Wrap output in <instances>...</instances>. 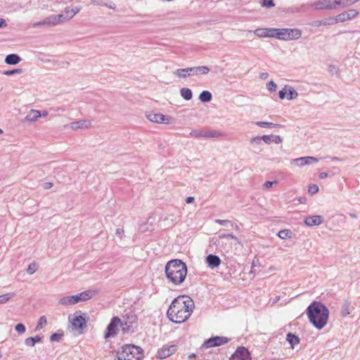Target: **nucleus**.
<instances>
[{
  "label": "nucleus",
  "mask_w": 360,
  "mask_h": 360,
  "mask_svg": "<svg viewBox=\"0 0 360 360\" xmlns=\"http://www.w3.org/2000/svg\"><path fill=\"white\" fill-rule=\"evenodd\" d=\"M194 308L193 300L187 295H179L172 302L167 311L168 319L175 323L185 322L191 315Z\"/></svg>",
  "instance_id": "obj_1"
},
{
  "label": "nucleus",
  "mask_w": 360,
  "mask_h": 360,
  "mask_svg": "<svg viewBox=\"0 0 360 360\" xmlns=\"http://www.w3.org/2000/svg\"><path fill=\"white\" fill-rule=\"evenodd\" d=\"M306 314L309 322L318 330L323 328L328 323L329 310L319 301L312 302L307 307Z\"/></svg>",
  "instance_id": "obj_2"
},
{
  "label": "nucleus",
  "mask_w": 360,
  "mask_h": 360,
  "mask_svg": "<svg viewBox=\"0 0 360 360\" xmlns=\"http://www.w3.org/2000/svg\"><path fill=\"white\" fill-rule=\"evenodd\" d=\"M165 271L167 278L176 285L184 281L187 274V266L181 259H172L166 264Z\"/></svg>",
  "instance_id": "obj_3"
},
{
  "label": "nucleus",
  "mask_w": 360,
  "mask_h": 360,
  "mask_svg": "<svg viewBox=\"0 0 360 360\" xmlns=\"http://www.w3.org/2000/svg\"><path fill=\"white\" fill-rule=\"evenodd\" d=\"M143 349L134 345H124L117 352V360H141Z\"/></svg>",
  "instance_id": "obj_4"
},
{
  "label": "nucleus",
  "mask_w": 360,
  "mask_h": 360,
  "mask_svg": "<svg viewBox=\"0 0 360 360\" xmlns=\"http://www.w3.org/2000/svg\"><path fill=\"white\" fill-rule=\"evenodd\" d=\"M210 69L209 67L202 65L198 67L177 69L174 72V74L179 78L185 79L186 77L195 75H207L210 72Z\"/></svg>",
  "instance_id": "obj_5"
},
{
  "label": "nucleus",
  "mask_w": 360,
  "mask_h": 360,
  "mask_svg": "<svg viewBox=\"0 0 360 360\" xmlns=\"http://www.w3.org/2000/svg\"><path fill=\"white\" fill-rule=\"evenodd\" d=\"M118 326H123V322L118 316H114L106 328L104 333L105 339L115 336L118 332Z\"/></svg>",
  "instance_id": "obj_6"
},
{
  "label": "nucleus",
  "mask_w": 360,
  "mask_h": 360,
  "mask_svg": "<svg viewBox=\"0 0 360 360\" xmlns=\"http://www.w3.org/2000/svg\"><path fill=\"white\" fill-rule=\"evenodd\" d=\"M229 342V339L224 336H214L206 340L202 345V348H211L221 346Z\"/></svg>",
  "instance_id": "obj_7"
},
{
  "label": "nucleus",
  "mask_w": 360,
  "mask_h": 360,
  "mask_svg": "<svg viewBox=\"0 0 360 360\" xmlns=\"http://www.w3.org/2000/svg\"><path fill=\"white\" fill-rule=\"evenodd\" d=\"M190 136L195 138H219L222 136L221 133L214 130H192L190 133Z\"/></svg>",
  "instance_id": "obj_8"
},
{
  "label": "nucleus",
  "mask_w": 360,
  "mask_h": 360,
  "mask_svg": "<svg viewBox=\"0 0 360 360\" xmlns=\"http://www.w3.org/2000/svg\"><path fill=\"white\" fill-rule=\"evenodd\" d=\"M229 360H251V356L248 349L244 347H238Z\"/></svg>",
  "instance_id": "obj_9"
},
{
  "label": "nucleus",
  "mask_w": 360,
  "mask_h": 360,
  "mask_svg": "<svg viewBox=\"0 0 360 360\" xmlns=\"http://www.w3.org/2000/svg\"><path fill=\"white\" fill-rule=\"evenodd\" d=\"M177 349L176 345H164L158 351L156 357L158 359H165L173 354Z\"/></svg>",
  "instance_id": "obj_10"
},
{
  "label": "nucleus",
  "mask_w": 360,
  "mask_h": 360,
  "mask_svg": "<svg viewBox=\"0 0 360 360\" xmlns=\"http://www.w3.org/2000/svg\"><path fill=\"white\" fill-rule=\"evenodd\" d=\"M302 35V32L296 28H284L283 40L289 41L298 39Z\"/></svg>",
  "instance_id": "obj_11"
},
{
  "label": "nucleus",
  "mask_w": 360,
  "mask_h": 360,
  "mask_svg": "<svg viewBox=\"0 0 360 360\" xmlns=\"http://www.w3.org/2000/svg\"><path fill=\"white\" fill-rule=\"evenodd\" d=\"M359 12L356 9H349L347 11H344L335 16V20L336 22H345L354 18L358 15Z\"/></svg>",
  "instance_id": "obj_12"
},
{
  "label": "nucleus",
  "mask_w": 360,
  "mask_h": 360,
  "mask_svg": "<svg viewBox=\"0 0 360 360\" xmlns=\"http://www.w3.org/2000/svg\"><path fill=\"white\" fill-rule=\"evenodd\" d=\"M146 117L153 122L161 124H169L170 117L160 113L150 112L146 115Z\"/></svg>",
  "instance_id": "obj_13"
},
{
  "label": "nucleus",
  "mask_w": 360,
  "mask_h": 360,
  "mask_svg": "<svg viewBox=\"0 0 360 360\" xmlns=\"http://www.w3.org/2000/svg\"><path fill=\"white\" fill-rule=\"evenodd\" d=\"M95 294L96 292L94 291L86 290L79 294L72 295L73 298L72 299L74 300L75 304H77L79 302H84L90 300Z\"/></svg>",
  "instance_id": "obj_14"
},
{
  "label": "nucleus",
  "mask_w": 360,
  "mask_h": 360,
  "mask_svg": "<svg viewBox=\"0 0 360 360\" xmlns=\"http://www.w3.org/2000/svg\"><path fill=\"white\" fill-rule=\"evenodd\" d=\"M86 319L82 315L75 316L72 320V327L75 329H84L86 327Z\"/></svg>",
  "instance_id": "obj_15"
},
{
  "label": "nucleus",
  "mask_w": 360,
  "mask_h": 360,
  "mask_svg": "<svg viewBox=\"0 0 360 360\" xmlns=\"http://www.w3.org/2000/svg\"><path fill=\"white\" fill-rule=\"evenodd\" d=\"M323 217L321 215L309 216L305 218L304 224L308 226H318L323 223Z\"/></svg>",
  "instance_id": "obj_16"
},
{
  "label": "nucleus",
  "mask_w": 360,
  "mask_h": 360,
  "mask_svg": "<svg viewBox=\"0 0 360 360\" xmlns=\"http://www.w3.org/2000/svg\"><path fill=\"white\" fill-rule=\"evenodd\" d=\"M207 265L211 268L218 267L221 264L220 258L215 255L210 254L206 257Z\"/></svg>",
  "instance_id": "obj_17"
},
{
  "label": "nucleus",
  "mask_w": 360,
  "mask_h": 360,
  "mask_svg": "<svg viewBox=\"0 0 360 360\" xmlns=\"http://www.w3.org/2000/svg\"><path fill=\"white\" fill-rule=\"evenodd\" d=\"M269 37H274L280 40H283L284 28H269Z\"/></svg>",
  "instance_id": "obj_18"
},
{
  "label": "nucleus",
  "mask_w": 360,
  "mask_h": 360,
  "mask_svg": "<svg viewBox=\"0 0 360 360\" xmlns=\"http://www.w3.org/2000/svg\"><path fill=\"white\" fill-rule=\"evenodd\" d=\"M91 125V122L89 120H79L77 122H72L70 124V127L72 129H79L88 128Z\"/></svg>",
  "instance_id": "obj_19"
},
{
  "label": "nucleus",
  "mask_w": 360,
  "mask_h": 360,
  "mask_svg": "<svg viewBox=\"0 0 360 360\" xmlns=\"http://www.w3.org/2000/svg\"><path fill=\"white\" fill-rule=\"evenodd\" d=\"M21 58L15 53H11L6 56L5 63L8 65H16L20 63Z\"/></svg>",
  "instance_id": "obj_20"
},
{
  "label": "nucleus",
  "mask_w": 360,
  "mask_h": 360,
  "mask_svg": "<svg viewBox=\"0 0 360 360\" xmlns=\"http://www.w3.org/2000/svg\"><path fill=\"white\" fill-rule=\"evenodd\" d=\"M41 116L39 110H32L25 117V120L28 122H34Z\"/></svg>",
  "instance_id": "obj_21"
},
{
  "label": "nucleus",
  "mask_w": 360,
  "mask_h": 360,
  "mask_svg": "<svg viewBox=\"0 0 360 360\" xmlns=\"http://www.w3.org/2000/svg\"><path fill=\"white\" fill-rule=\"evenodd\" d=\"M286 340L289 342L291 347L294 348L295 345L300 343V339L297 335L288 333L286 336Z\"/></svg>",
  "instance_id": "obj_22"
},
{
  "label": "nucleus",
  "mask_w": 360,
  "mask_h": 360,
  "mask_svg": "<svg viewBox=\"0 0 360 360\" xmlns=\"http://www.w3.org/2000/svg\"><path fill=\"white\" fill-rule=\"evenodd\" d=\"M327 10L336 9L338 7H342L343 3L342 0H326Z\"/></svg>",
  "instance_id": "obj_23"
},
{
  "label": "nucleus",
  "mask_w": 360,
  "mask_h": 360,
  "mask_svg": "<svg viewBox=\"0 0 360 360\" xmlns=\"http://www.w3.org/2000/svg\"><path fill=\"white\" fill-rule=\"evenodd\" d=\"M91 3L93 5L103 6H106V7L113 9V10H115L116 8V5L114 3H112V2L107 3L105 1V0H91Z\"/></svg>",
  "instance_id": "obj_24"
},
{
  "label": "nucleus",
  "mask_w": 360,
  "mask_h": 360,
  "mask_svg": "<svg viewBox=\"0 0 360 360\" xmlns=\"http://www.w3.org/2000/svg\"><path fill=\"white\" fill-rule=\"evenodd\" d=\"M42 340V337L39 335H36L35 337H30L25 339V344L27 346L34 347L37 342H41Z\"/></svg>",
  "instance_id": "obj_25"
},
{
  "label": "nucleus",
  "mask_w": 360,
  "mask_h": 360,
  "mask_svg": "<svg viewBox=\"0 0 360 360\" xmlns=\"http://www.w3.org/2000/svg\"><path fill=\"white\" fill-rule=\"evenodd\" d=\"M212 98V94L208 91H202L199 95V100L202 103H208Z\"/></svg>",
  "instance_id": "obj_26"
},
{
  "label": "nucleus",
  "mask_w": 360,
  "mask_h": 360,
  "mask_svg": "<svg viewBox=\"0 0 360 360\" xmlns=\"http://www.w3.org/2000/svg\"><path fill=\"white\" fill-rule=\"evenodd\" d=\"M180 94L186 101H190L193 98V92L188 88L184 87L181 89Z\"/></svg>",
  "instance_id": "obj_27"
},
{
  "label": "nucleus",
  "mask_w": 360,
  "mask_h": 360,
  "mask_svg": "<svg viewBox=\"0 0 360 360\" xmlns=\"http://www.w3.org/2000/svg\"><path fill=\"white\" fill-rule=\"evenodd\" d=\"M350 303L347 300H345L341 307L340 314L342 317H346L349 314Z\"/></svg>",
  "instance_id": "obj_28"
},
{
  "label": "nucleus",
  "mask_w": 360,
  "mask_h": 360,
  "mask_svg": "<svg viewBox=\"0 0 360 360\" xmlns=\"http://www.w3.org/2000/svg\"><path fill=\"white\" fill-rule=\"evenodd\" d=\"M72 298H73L72 295L63 297L59 300L58 304L65 306L75 304L74 302V300H72Z\"/></svg>",
  "instance_id": "obj_29"
},
{
  "label": "nucleus",
  "mask_w": 360,
  "mask_h": 360,
  "mask_svg": "<svg viewBox=\"0 0 360 360\" xmlns=\"http://www.w3.org/2000/svg\"><path fill=\"white\" fill-rule=\"evenodd\" d=\"M269 28H259L255 30V34L259 37H269Z\"/></svg>",
  "instance_id": "obj_30"
},
{
  "label": "nucleus",
  "mask_w": 360,
  "mask_h": 360,
  "mask_svg": "<svg viewBox=\"0 0 360 360\" xmlns=\"http://www.w3.org/2000/svg\"><path fill=\"white\" fill-rule=\"evenodd\" d=\"M277 235L281 239L290 238L292 237V231L289 229H283L280 231Z\"/></svg>",
  "instance_id": "obj_31"
},
{
  "label": "nucleus",
  "mask_w": 360,
  "mask_h": 360,
  "mask_svg": "<svg viewBox=\"0 0 360 360\" xmlns=\"http://www.w3.org/2000/svg\"><path fill=\"white\" fill-rule=\"evenodd\" d=\"M288 96H287L288 100L291 101V100L296 98L299 95L298 93L292 86H288Z\"/></svg>",
  "instance_id": "obj_32"
},
{
  "label": "nucleus",
  "mask_w": 360,
  "mask_h": 360,
  "mask_svg": "<svg viewBox=\"0 0 360 360\" xmlns=\"http://www.w3.org/2000/svg\"><path fill=\"white\" fill-rule=\"evenodd\" d=\"M256 124L260 127L274 128V127H281V125H279V124H274L272 122H257Z\"/></svg>",
  "instance_id": "obj_33"
},
{
  "label": "nucleus",
  "mask_w": 360,
  "mask_h": 360,
  "mask_svg": "<svg viewBox=\"0 0 360 360\" xmlns=\"http://www.w3.org/2000/svg\"><path fill=\"white\" fill-rule=\"evenodd\" d=\"M47 323V319L45 316H41L37 322L35 330H41Z\"/></svg>",
  "instance_id": "obj_34"
},
{
  "label": "nucleus",
  "mask_w": 360,
  "mask_h": 360,
  "mask_svg": "<svg viewBox=\"0 0 360 360\" xmlns=\"http://www.w3.org/2000/svg\"><path fill=\"white\" fill-rule=\"evenodd\" d=\"M316 10H327L326 0H319L314 4Z\"/></svg>",
  "instance_id": "obj_35"
},
{
  "label": "nucleus",
  "mask_w": 360,
  "mask_h": 360,
  "mask_svg": "<svg viewBox=\"0 0 360 360\" xmlns=\"http://www.w3.org/2000/svg\"><path fill=\"white\" fill-rule=\"evenodd\" d=\"M14 292H9L5 295H0V304L6 303L11 298L15 296Z\"/></svg>",
  "instance_id": "obj_36"
},
{
  "label": "nucleus",
  "mask_w": 360,
  "mask_h": 360,
  "mask_svg": "<svg viewBox=\"0 0 360 360\" xmlns=\"http://www.w3.org/2000/svg\"><path fill=\"white\" fill-rule=\"evenodd\" d=\"M79 8L77 6L72 7L71 11L67 10L65 12L68 13V18H72L77 13H79Z\"/></svg>",
  "instance_id": "obj_37"
},
{
  "label": "nucleus",
  "mask_w": 360,
  "mask_h": 360,
  "mask_svg": "<svg viewBox=\"0 0 360 360\" xmlns=\"http://www.w3.org/2000/svg\"><path fill=\"white\" fill-rule=\"evenodd\" d=\"M37 269V265L35 262L30 264L27 268V273L28 274H33Z\"/></svg>",
  "instance_id": "obj_38"
},
{
  "label": "nucleus",
  "mask_w": 360,
  "mask_h": 360,
  "mask_svg": "<svg viewBox=\"0 0 360 360\" xmlns=\"http://www.w3.org/2000/svg\"><path fill=\"white\" fill-rule=\"evenodd\" d=\"M22 72V69L18 68V69H14V70H6L3 72V74L5 75H7V76H11V75H13L15 74H21Z\"/></svg>",
  "instance_id": "obj_39"
},
{
  "label": "nucleus",
  "mask_w": 360,
  "mask_h": 360,
  "mask_svg": "<svg viewBox=\"0 0 360 360\" xmlns=\"http://www.w3.org/2000/svg\"><path fill=\"white\" fill-rule=\"evenodd\" d=\"M63 333H54L50 336V340L51 342H58L63 337Z\"/></svg>",
  "instance_id": "obj_40"
},
{
  "label": "nucleus",
  "mask_w": 360,
  "mask_h": 360,
  "mask_svg": "<svg viewBox=\"0 0 360 360\" xmlns=\"http://www.w3.org/2000/svg\"><path fill=\"white\" fill-rule=\"evenodd\" d=\"M15 329L19 334H22L26 330L25 325L22 323L16 324L15 326Z\"/></svg>",
  "instance_id": "obj_41"
},
{
  "label": "nucleus",
  "mask_w": 360,
  "mask_h": 360,
  "mask_svg": "<svg viewBox=\"0 0 360 360\" xmlns=\"http://www.w3.org/2000/svg\"><path fill=\"white\" fill-rule=\"evenodd\" d=\"M319 189V186L316 184H310L308 188V192L311 195H314L318 193Z\"/></svg>",
  "instance_id": "obj_42"
},
{
  "label": "nucleus",
  "mask_w": 360,
  "mask_h": 360,
  "mask_svg": "<svg viewBox=\"0 0 360 360\" xmlns=\"http://www.w3.org/2000/svg\"><path fill=\"white\" fill-rule=\"evenodd\" d=\"M262 6L266 8H272L275 6L274 0H262Z\"/></svg>",
  "instance_id": "obj_43"
},
{
  "label": "nucleus",
  "mask_w": 360,
  "mask_h": 360,
  "mask_svg": "<svg viewBox=\"0 0 360 360\" xmlns=\"http://www.w3.org/2000/svg\"><path fill=\"white\" fill-rule=\"evenodd\" d=\"M266 88L270 92H274L276 91L277 85L274 81H270L266 84Z\"/></svg>",
  "instance_id": "obj_44"
},
{
  "label": "nucleus",
  "mask_w": 360,
  "mask_h": 360,
  "mask_svg": "<svg viewBox=\"0 0 360 360\" xmlns=\"http://www.w3.org/2000/svg\"><path fill=\"white\" fill-rule=\"evenodd\" d=\"M305 159V165H311L312 163L317 162L319 161L318 158L311 156L304 157Z\"/></svg>",
  "instance_id": "obj_45"
},
{
  "label": "nucleus",
  "mask_w": 360,
  "mask_h": 360,
  "mask_svg": "<svg viewBox=\"0 0 360 360\" xmlns=\"http://www.w3.org/2000/svg\"><path fill=\"white\" fill-rule=\"evenodd\" d=\"M292 162H296L298 166L302 167L305 165L304 157L296 158L292 160Z\"/></svg>",
  "instance_id": "obj_46"
},
{
  "label": "nucleus",
  "mask_w": 360,
  "mask_h": 360,
  "mask_svg": "<svg viewBox=\"0 0 360 360\" xmlns=\"http://www.w3.org/2000/svg\"><path fill=\"white\" fill-rule=\"evenodd\" d=\"M47 20H48V24L57 25L59 23L56 15H51V16L47 18Z\"/></svg>",
  "instance_id": "obj_47"
},
{
  "label": "nucleus",
  "mask_w": 360,
  "mask_h": 360,
  "mask_svg": "<svg viewBox=\"0 0 360 360\" xmlns=\"http://www.w3.org/2000/svg\"><path fill=\"white\" fill-rule=\"evenodd\" d=\"M287 88H288V86L285 85V87L283 89L279 91L278 96H279L280 99L283 100V99H284L286 97Z\"/></svg>",
  "instance_id": "obj_48"
},
{
  "label": "nucleus",
  "mask_w": 360,
  "mask_h": 360,
  "mask_svg": "<svg viewBox=\"0 0 360 360\" xmlns=\"http://www.w3.org/2000/svg\"><path fill=\"white\" fill-rule=\"evenodd\" d=\"M273 135H263L262 136V141H264L266 144H270L272 143Z\"/></svg>",
  "instance_id": "obj_49"
},
{
  "label": "nucleus",
  "mask_w": 360,
  "mask_h": 360,
  "mask_svg": "<svg viewBox=\"0 0 360 360\" xmlns=\"http://www.w3.org/2000/svg\"><path fill=\"white\" fill-rule=\"evenodd\" d=\"M56 15V18H57L59 23L61 22H63L65 20H68L70 19V18H68V13H66L65 15H64L63 14H58V15Z\"/></svg>",
  "instance_id": "obj_50"
},
{
  "label": "nucleus",
  "mask_w": 360,
  "mask_h": 360,
  "mask_svg": "<svg viewBox=\"0 0 360 360\" xmlns=\"http://www.w3.org/2000/svg\"><path fill=\"white\" fill-rule=\"evenodd\" d=\"M165 220H171L172 222L177 223L179 221V216L170 214L168 217H166Z\"/></svg>",
  "instance_id": "obj_51"
},
{
  "label": "nucleus",
  "mask_w": 360,
  "mask_h": 360,
  "mask_svg": "<svg viewBox=\"0 0 360 360\" xmlns=\"http://www.w3.org/2000/svg\"><path fill=\"white\" fill-rule=\"evenodd\" d=\"M359 1V0H342V2L343 3V4L342 5V7H345L347 6L352 5Z\"/></svg>",
  "instance_id": "obj_52"
},
{
  "label": "nucleus",
  "mask_w": 360,
  "mask_h": 360,
  "mask_svg": "<svg viewBox=\"0 0 360 360\" xmlns=\"http://www.w3.org/2000/svg\"><path fill=\"white\" fill-rule=\"evenodd\" d=\"M262 141V136H255V137L252 138L250 139V143H251L259 144Z\"/></svg>",
  "instance_id": "obj_53"
},
{
  "label": "nucleus",
  "mask_w": 360,
  "mask_h": 360,
  "mask_svg": "<svg viewBox=\"0 0 360 360\" xmlns=\"http://www.w3.org/2000/svg\"><path fill=\"white\" fill-rule=\"evenodd\" d=\"M277 181H266L264 184V187L265 188H270L273 186L274 184H276Z\"/></svg>",
  "instance_id": "obj_54"
},
{
  "label": "nucleus",
  "mask_w": 360,
  "mask_h": 360,
  "mask_svg": "<svg viewBox=\"0 0 360 360\" xmlns=\"http://www.w3.org/2000/svg\"><path fill=\"white\" fill-rule=\"evenodd\" d=\"M215 222L217 224H219L221 226H226L228 224L231 223V221L229 220H224V219H216Z\"/></svg>",
  "instance_id": "obj_55"
},
{
  "label": "nucleus",
  "mask_w": 360,
  "mask_h": 360,
  "mask_svg": "<svg viewBox=\"0 0 360 360\" xmlns=\"http://www.w3.org/2000/svg\"><path fill=\"white\" fill-rule=\"evenodd\" d=\"M220 238H231V239L238 240V238L236 236H234L233 233L223 234V235L220 236Z\"/></svg>",
  "instance_id": "obj_56"
},
{
  "label": "nucleus",
  "mask_w": 360,
  "mask_h": 360,
  "mask_svg": "<svg viewBox=\"0 0 360 360\" xmlns=\"http://www.w3.org/2000/svg\"><path fill=\"white\" fill-rule=\"evenodd\" d=\"M283 141L282 138L278 135H273L272 142L280 143Z\"/></svg>",
  "instance_id": "obj_57"
},
{
  "label": "nucleus",
  "mask_w": 360,
  "mask_h": 360,
  "mask_svg": "<svg viewBox=\"0 0 360 360\" xmlns=\"http://www.w3.org/2000/svg\"><path fill=\"white\" fill-rule=\"evenodd\" d=\"M115 234H116V236H117L118 237L122 238V235L124 234V229L122 228L117 229Z\"/></svg>",
  "instance_id": "obj_58"
},
{
  "label": "nucleus",
  "mask_w": 360,
  "mask_h": 360,
  "mask_svg": "<svg viewBox=\"0 0 360 360\" xmlns=\"http://www.w3.org/2000/svg\"><path fill=\"white\" fill-rule=\"evenodd\" d=\"M121 327L122 328V330L124 333L128 332L129 326L127 324V322L123 323V326Z\"/></svg>",
  "instance_id": "obj_59"
},
{
  "label": "nucleus",
  "mask_w": 360,
  "mask_h": 360,
  "mask_svg": "<svg viewBox=\"0 0 360 360\" xmlns=\"http://www.w3.org/2000/svg\"><path fill=\"white\" fill-rule=\"evenodd\" d=\"M328 70L329 72L333 74L334 72L337 73L338 69L334 65H330L328 68Z\"/></svg>",
  "instance_id": "obj_60"
},
{
  "label": "nucleus",
  "mask_w": 360,
  "mask_h": 360,
  "mask_svg": "<svg viewBox=\"0 0 360 360\" xmlns=\"http://www.w3.org/2000/svg\"><path fill=\"white\" fill-rule=\"evenodd\" d=\"M53 186L52 182H45L43 185L44 189H49Z\"/></svg>",
  "instance_id": "obj_61"
},
{
  "label": "nucleus",
  "mask_w": 360,
  "mask_h": 360,
  "mask_svg": "<svg viewBox=\"0 0 360 360\" xmlns=\"http://www.w3.org/2000/svg\"><path fill=\"white\" fill-rule=\"evenodd\" d=\"M7 26V23L4 18H0V28Z\"/></svg>",
  "instance_id": "obj_62"
},
{
  "label": "nucleus",
  "mask_w": 360,
  "mask_h": 360,
  "mask_svg": "<svg viewBox=\"0 0 360 360\" xmlns=\"http://www.w3.org/2000/svg\"><path fill=\"white\" fill-rule=\"evenodd\" d=\"M269 77V74L267 72H262L259 75L260 79H266Z\"/></svg>",
  "instance_id": "obj_63"
},
{
  "label": "nucleus",
  "mask_w": 360,
  "mask_h": 360,
  "mask_svg": "<svg viewBox=\"0 0 360 360\" xmlns=\"http://www.w3.org/2000/svg\"><path fill=\"white\" fill-rule=\"evenodd\" d=\"M193 201H194V198L193 197L189 196V197H187L186 198V202L187 204L192 203Z\"/></svg>",
  "instance_id": "obj_64"
}]
</instances>
